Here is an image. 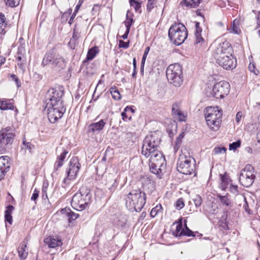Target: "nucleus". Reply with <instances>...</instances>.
<instances>
[{"label":"nucleus","instance_id":"obj_1","mask_svg":"<svg viewBox=\"0 0 260 260\" xmlns=\"http://www.w3.org/2000/svg\"><path fill=\"white\" fill-rule=\"evenodd\" d=\"M146 194L140 189H133L126 199V207L131 211L140 212L146 203Z\"/></svg>","mask_w":260,"mask_h":260},{"label":"nucleus","instance_id":"obj_2","mask_svg":"<svg viewBox=\"0 0 260 260\" xmlns=\"http://www.w3.org/2000/svg\"><path fill=\"white\" fill-rule=\"evenodd\" d=\"M92 194L90 189L86 186H82L79 192L72 197L71 205L77 210L82 211L91 203Z\"/></svg>","mask_w":260,"mask_h":260},{"label":"nucleus","instance_id":"obj_3","mask_svg":"<svg viewBox=\"0 0 260 260\" xmlns=\"http://www.w3.org/2000/svg\"><path fill=\"white\" fill-rule=\"evenodd\" d=\"M169 39L176 46L181 45L186 39L188 32L186 27L181 23L172 24L168 31Z\"/></svg>","mask_w":260,"mask_h":260},{"label":"nucleus","instance_id":"obj_4","mask_svg":"<svg viewBox=\"0 0 260 260\" xmlns=\"http://www.w3.org/2000/svg\"><path fill=\"white\" fill-rule=\"evenodd\" d=\"M42 64L48 66L54 70H61L66 66V61L62 56L55 53L53 49L47 52L43 57Z\"/></svg>","mask_w":260,"mask_h":260},{"label":"nucleus","instance_id":"obj_5","mask_svg":"<svg viewBox=\"0 0 260 260\" xmlns=\"http://www.w3.org/2000/svg\"><path fill=\"white\" fill-rule=\"evenodd\" d=\"M207 124L210 129L217 131L221 122L222 113L217 107H208L206 108L205 114Z\"/></svg>","mask_w":260,"mask_h":260},{"label":"nucleus","instance_id":"obj_6","mask_svg":"<svg viewBox=\"0 0 260 260\" xmlns=\"http://www.w3.org/2000/svg\"><path fill=\"white\" fill-rule=\"evenodd\" d=\"M166 76L171 84L176 87L180 86L183 83L182 67L178 63L169 65L166 70Z\"/></svg>","mask_w":260,"mask_h":260},{"label":"nucleus","instance_id":"obj_7","mask_svg":"<svg viewBox=\"0 0 260 260\" xmlns=\"http://www.w3.org/2000/svg\"><path fill=\"white\" fill-rule=\"evenodd\" d=\"M160 143V139L157 134L153 133L147 135L143 141L141 150L142 154L148 158L151 152L158 149Z\"/></svg>","mask_w":260,"mask_h":260},{"label":"nucleus","instance_id":"obj_8","mask_svg":"<svg viewBox=\"0 0 260 260\" xmlns=\"http://www.w3.org/2000/svg\"><path fill=\"white\" fill-rule=\"evenodd\" d=\"M63 94L64 90L62 88H50L46 93L45 105H49V106L53 105H64L62 100Z\"/></svg>","mask_w":260,"mask_h":260},{"label":"nucleus","instance_id":"obj_9","mask_svg":"<svg viewBox=\"0 0 260 260\" xmlns=\"http://www.w3.org/2000/svg\"><path fill=\"white\" fill-rule=\"evenodd\" d=\"M192 158L190 156H186L184 155H181L179 156L177 169L180 173L190 175L194 170V163L192 162Z\"/></svg>","mask_w":260,"mask_h":260},{"label":"nucleus","instance_id":"obj_10","mask_svg":"<svg viewBox=\"0 0 260 260\" xmlns=\"http://www.w3.org/2000/svg\"><path fill=\"white\" fill-rule=\"evenodd\" d=\"M45 109L47 110L48 120L52 123H55L60 119L66 111L64 105H53L49 106V105H45Z\"/></svg>","mask_w":260,"mask_h":260},{"label":"nucleus","instance_id":"obj_11","mask_svg":"<svg viewBox=\"0 0 260 260\" xmlns=\"http://www.w3.org/2000/svg\"><path fill=\"white\" fill-rule=\"evenodd\" d=\"M80 168L81 165L79 163L78 158L77 157H73L70 159L69 166L67 168V177L63 179V182L64 184H69L70 183L69 181L75 179Z\"/></svg>","mask_w":260,"mask_h":260},{"label":"nucleus","instance_id":"obj_12","mask_svg":"<svg viewBox=\"0 0 260 260\" xmlns=\"http://www.w3.org/2000/svg\"><path fill=\"white\" fill-rule=\"evenodd\" d=\"M11 129L10 126L2 128L0 131V154L5 153L7 146L12 144L14 134L10 132Z\"/></svg>","mask_w":260,"mask_h":260},{"label":"nucleus","instance_id":"obj_13","mask_svg":"<svg viewBox=\"0 0 260 260\" xmlns=\"http://www.w3.org/2000/svg\"><path fill=\"white\" fill-rule=\"evenodd\" d=\"M253 170V167L251 165L248 164L241 171L239 181L243 186L249 187L253 183L255 179Z\"/></svg>","mask_w":260,"mask_h":260},{"label":"nucleus","instance_id":"obj_14","mask_svg":"<svg viewBox=\"0 0 260 260\" xmlns=\"http://www.w3.org/2000/svg\"><path fill=\"white\" fill-rule=\"evenodd\" d=\"M230 90V84L228 82L222 81L214 85L212 93L214 98L222 99L229 93Z\"/></svg>","mask_w":260,"mask_h":260},{"label":"nucleus","instance_id":"obj_15","mask_svg":"<svg viewBox=\"0 0 260 260\" xmlns=\"http://www.w3.org/2000/svg\"><path fill=\"white\" fill-rule=\"evenodd\" d=\"M233 51V47L231 44L227 41H224L218 45H214L212 49V56L215 58L216 61L220 59V55L224 52V53H229V52Z\"/></svg>","mask_w":260,"mask_h":260},{"label":"nucleus","instance_id":"obj_16","mask_svg":"<svg viewBox=\"0 0 260 260\" xmlns=\"http://www.w3.org/2000/svg\"><path fill=\"white\" fill-rule=\"evenodd\" d=\"M216 62L225 70L233 69L236 65V59L233 55L219 59Z\"/></svg>","mask_w":260,"mask_h":260},{"label":"nucleus","instance_id":"obj_17","mask_svg":"<svg viewBox=\"0 0 260 260\" xmlns=\"http://www.w3.org/2000/svg\"><path fill=\"white\" fill-rule=\"evenodd\" d=\"M9 157L2 156L0 157V181L4 179L5 174L9 169Z\"/></svg>","mask_w":260,"mask_h":260},{"label":"nucleus","instance_id":"obj_18","mask_svg":"<svg viewBox=\"0 0 260 260\" xmlns=\"http://www.w3.org/2000/svg\"><path fill=\"white\" fill-rule=\"evenodd\" d=\"M149 161L151 162L159 163L161 165L165 161V157L163 156L162 153L158 149L151 152Z\"/></svg>","mask_w":260,"mask_h":260},{"label":"nucleus","instance_id":"obj_19","mask_svg":"<svg viewBox=\"0 0 260 260\" xmlns=\"http://www.w3.org/2000/svg\"><path fill=\"white\" fill-rule=\"evenodd\" d=\"M106 122L103 119L100 120L97 122L92 123L88 126L89 131L93 133L99 132L102 130L105 126Z\"/></svg>","mask_w":260,"mask_h":260},{"label":"nucleus","instance_id":"obj_20","mask_svg":"<svg viewBox=\"0 0 260 260\" xmlns=\"http://www.w3.org/2000/svg\"><path fill=\"white\" fill-rule=\"evenodd\" d=\"M27 242L24 240L18 248V252L20 259L24 260L28 255V249L26 248Z\"/></svg>","mask_w":260,"mask_h":260},{"label":"nucleus","instance_id":"obj_21","mask_svg":"<svg viewBox=\"0 0 260 260\" xmlns=\"http://www.w3.org/2000/svg\"><path fill=\"white\" fill-rule=\"evenodd\" d=\"M44 242L51 248L61 246L62 244L60 239L51 237L45 238L44 239Z\"/></svg>","mask_w":260,"mask_h":260},{"label":"nucleus","instance_id":"obj_22","mask_svg":"<svg viewBox=\"0 0 260 260\" xmlns=\"http://www.w3.org/2000/svg\"><path fill=\"white\" fill-rule=\"evenodd\" d=\"M60 212L63 217L67 218L69 222H71L72 220L76 219L78 217L77 214L74 213L69 208L62 209Z\"/></svg>","mask_w":260,"mask_h":260},{"label":"nucleus","instance_id":"obj_23","mask_svg":"<svg viewBox=\"0 0 260 260\" xmlns=\"http://www.w3.org/2000/svg\"><path fill=\"white\" fill-rule=\"evenodd\" d=\"M118 184L117 178L114 176H110L107 180L106 185L111 192L115 191Z\"/></svg>","mask_w":260,"mask_h":260},{"label":"nucleus","instance_id":"obj_24","mask_svg":"<svg viewBox=\"0 0 260 260\" xmlns=\"http://www.w3.org/2000/svg\"><path fill=\"white\" fill-rule=\"evenodd\" d=\"M34 147L35 146L30 142H26L25 138H24L23 139L22 144L21 146L20 153L24 155L26 153V150L27 149L31 153L32 152L31 151Z\"/></svg>","mask_w":260,"mask_h":260},{"label":"nucleus","instance_id":"obj_25","mask_svg":"<svg viewBox=\"0 0 260 260\" xmlns=\"http://www.w3.org/2000/svg\"><path fill=\"white\" fill-rule=\"evenodd\" d=\"M12 100L4 99L0 100V109L1 110H14L13 104L11 102Z\"/></svg>","mask_w":260,"mask_h":260},{"label":"nucleus","instance_id":"obj_26","mask_svg":"<svg viewBox=\"0 0 260 260\" xmlns=\"http://www.w3.org/2000/svg\"><path fill=\"white\" fill-rule=\"evenodd\" d=\"M202 0H182L180 5L183 7L196 8L199 6Z\"/></svg>","mask_w":260,"mask_h":260},{"label":"nucleus","instance_id":"obj_27","mask_svg":"<svg viewBox=\"0 0 260 260\" xmlns=\"http://www.w3.org/2000/svg\"><path fill=\"white\" fill-rule=\"evenodd\" d=\"M135 110L128 106L126 107L124 111L121 113L122 118L124 121H130L132 118V115L129 113H134Z\"/></svg>","mask_w":260,"mask_h":260},{"label":"nucleus","instance_id":"obj_28","mask_svg":"<svg viewBox=\"0 0 260 260\" xmlns=\"http://www.w3.org/2000/svg\"><path fill=\"white\" fill-rule=\"evenodd\" d=\"M14 209V207L12 205H9L7 207L5 212V221L9 222L10 224H12L13 221L11 214Z\"/></svg>","mask_w":260,"mask_h":260},{"label":"nucleus","instance_id":"obj_29","mask_svg":"<svg viewBox=\"0 0 260 260\" xmlns=\"http://www.w3.org/2000/svg\"><path fill=\"white\" fill-rule=\"evenodd\" d=\"M68 153V151L67 150L64 149L63 152L59 155L57 160L55 162V168H56V169L61 167L63 165V162L66 157L67 154Z\"/></svg>","mask_w":260,"mask_h":260},{"label":"nucleus","instance_id":"obj_30","mask_svg":"<svg viewBox=\"0 0 260 260\" xmlns=\"http://www.w3.org/2000/svg\"><path fill=\"white\" fill-rule=\"evenodd\" d=\"M230 32L235 34H239L241 33V29L239 27V21L236 19L233 21V23L230 28L228 29Z\"/></svg>","mask_w":260,"mask_h":260},{"label":"nucleus","instance_id":"obj_31","mask_svg":"<svg viewBox=\"0 0 260 260\" xmlns=\"http://www.w3.org/2000/svg\"><path fill=\"white\" fill-rule=\"evenodd\" d=\"M17 59L19 61H26L25 49L24 46H21L18 47Z\"/></svg>","mask_w":260,"mask_h":260},{"label":"nucleus","instance_id":"obj_32","mask_svg":"<svg viewBox=\"0 0 260 260\" xmlns=\"http://www.w3.org/2000/svg\"><path fill=\"white\" fill-rule=\"evenodd\" d=\"M99 49L98 47L94 46L88 50L87 54L86 59L88 60H92L98 53Z\"/></svg>","mask_w":260,"mask_h":260},{"label":"nucleus","instance_id":"obj_33","mask_svg":"<svg viewBox=\"0 0 260 260\" xmlns=\"http://www.w3.org/2000/svg\"><path fill=\"white\" fill-rule=\"evenodd\" d=\"M220 180H221V184L220 186L222 189L224 190L228 187V185L229 182V178L228 176L225 175H220Z\"/></svg>","mask_w":260,"mask_h":260},{"label":"nucleus","instance_id":"obj_34","mask_svg":"<svg viewBox=\"0 0 260 260\" xmlns=\"http://www.w3.org/2000/svg\"><path fill=\"white\" fill-rule=\"evenodd\" d=\"M196 42L194 45L196 48H200L206 45V41L202 37V35L195 36Z\"/></svg>","mask_w":260,"mask_h":260},{"label":"nucleus","instance_id":"obj_35","mask_svg":"<svg viewBox=\"0 0 260 260\" xmlns=\"http://www.w3.org/2000/svg\"><path fill=\"white\" fill-rule=\"evenodd\" d=\"M110 92L114 100H119L121 99V95L115 86L111 87L110 88Z\"/></svg>","mask_w":260,"mask_h":260},{"label":"nucleus","instance_id":"obj_36","mask_svg":"<svg viewBox=\"0 0 260 260\" xmlns=\"http://www.w3.org/2000/svg\"><path fill=\"white\" fill-rule=\"evenodd\" d=\"M162 208L160 204L156 205L155 207L153 208L150 212L151 217L154 218L155 217L159 212H161Z\"/></svg>","mask_w":260,"mask_h":260},{"label":"nucleus","instance_id":"obj_37","mask_svg":"<svg viewBox=\"0 0 260 260\" xmlns=\"http://www.w3.org/2000/svg\"><path fill=\"white\" fill-rule=\"evenodd\" d=\"M218 197L222 204L226 206H231V201L227 196L218 195Z\"/></svg>","mask_w":260,"mask_h":260},{"label":"nucleus","instance_id":"obj_38","mask_svg":"<svg viewBox=\"0 0 260 260\" xmlns=\"http://www.w3.org/2000/svg\"><path fill=\"white\" fill-rule=\"evenodd\" d=\"M183 231L182 223H179L176 226V230L173 232V235L176 237L182 236Z\"/></svg>","mask_w":260,"mask_h":260},{"label":"nucleus","instance_id":"obj_39","mask_svg":"<svg viewBox=\"0 0 260 260\" xmlns=\"http://www.w3.org/2000/svg\"><path fill=\"white\" fill-rule=\"evenodd\" d=\"M130 5L135 8L136 12H141V3L136 0H129Z\"/></svg>","mask_w":260,"mask_h":260},{"label":"nucleus","instance_id":"obj_40","mask_svg":"<svg viewBox=\"0 0 260 260\" xmlns=\"http://www.w3.org/2000/svg\"><path fill=\"white\" fill-rule=\"evenodd\" d=\"M149 166L150 171L153 174H157L158 173V170L159 169L158 167H160L159 163H154L149 161Z\"/></svg>","mask_w":260,"mask_h":260},{"label":"nucleus","instance_id":"obj_41","mask_svg":"<svg viewBox=\"0 0 260 260\" xmlns=\"http://www.w3.org/2000/svg\"><path fill=\"white\" fill-rule=\"evenodd\" d=\"M173 116L180 121H185L186 116L181 110L175 113Z\"/></svg>","mask_w":260,"mask_h":260},{"label":"nucleus","instance_id":"obj_42","mask_svg":"<svg viewBox=\"0 0 260 260\" xmlns=\"http://www.w3.org/2000/svg\"><path fill=\"white\" fill-rule=\"evenodd\" d=\"M226 151L225 147H216L213 150V154H223Z\"/></svg>","mask_w":260,"mask_h":260},{"label":"nucleus","instance_id":"obj_43","mask_svg":"<svg viewBox=\"0 0 260 260\" xmlns=\"http://www.w3.org/2000/svg\"><path fill=\"white\" fill-rule=\"evenodd\" d=\"M147 11L150 12L155 7L157 0H147Z\"/></svg>","mask_w":260,"mask_h":260},{"label":"nucleus","instance_id":"obj_44","mask_svg":"<svg viewBox=\"0 0 260 260\" xmlns=\"http://www.w3.org/2000/svg\"><path fill=\"white\" fill-rule=\"evenodd\" d=\"M185 229H184L183 234L182 236H186L188 237H194L196 235L194 234V232L190 230L187 226L186 224L184 225Z\"/></svg>","mask_w":260,"mask_h":260},{"label":"nucleus","instance_id":"obj_45","mask_svg":"<svg viewBox=\"0 0 260 260\" xmlns=\"http://www.w3.org/2000/svg\"><path fill=\"white\" fill-rule=\"evenodd\" d=\"M6 5L11 7H15L17 6L20 2V0H4Z\"/></svg>","mask_w":260,"mask_h":260},{"label":"nucleus","instance_id":"obj_46","mask_svg":"<svg viewBox=\"0 0 260 260\" xmlns=\"http://www.w3.org/2000/svg\"><path fill=\"white\" fill-rule=\"evenodd\" d=\"M193 201L196 207H199L202 204V200L200 196H199V194H197L193 199Z\"/></svg>","mask_w":260,"mask_h":260},{"label":"nucleus","instance_id":"obj_47","mask_svg":"<svg viewBox=\"0 0 260 260\" xmlns=\"http://www.w3.org/2000/svg\"><path fill=\"white\" fill-rule=\"evenodd\" d=\"M128 11H127V12L126 20L124 21V23H125L126 29L130 30L131 26L134 22V20L132 18L128 17Z\"/></svg>","mask_w":260,"mask_h":260},{"label":"nucleus","instance_id":"obj_48","mask_svg":"<svg viewBox=\"0 0 260 260\" xmlns=\"http://www.w3.org/2000/svg\"><path fill=\"white\" fill-rule=\"evenodd\" d=\"M241 145L240 140L233 142L229 145V149L235 150L237 148L239 147Z\"/></svg>","mask_w":260,"mask_h":260},{"label":"nucleus","instance_id":"obj_49","mask_svg":"<svg viewBox=\"0 0 260 260\" xmlns=\"http://www.w3.org/2000/svg\"><path fill=\"white\" fill-rule=\"evenodd\" d=\"M180 111V103H175L172 105V115H174L175 113Z\"/></svg>","mask_w":260,"mask_h":260},{"label":"nucleus","instance_id":"obj_50","mask_svg":"<svg viewBox=\"0 0 260 260\" xmlns=\"http://www.w3.org/2000/svg\"><path fill=\"white\" fill-rule=\"evenodd\" d=\"M39 190L36 188L31 197V200L34 201L36 204H37V200L39 198Z\"/></svg>","mask_w":260,"mask_h":260},{"label":"nucleus","instance_id":"obj_51","mask_svg":"<svg viewBox=\"0 0 260 260\" xmlns=\"http://www.w3.org/2000/svg\"><path fill=\"white\" fill-rule=\"evenodd\" d=\"M196 31L194 32L195 36L201 35L202 32V28L200 27V23L199 22H196L195 24Z\"/></svg>","mask_w":260,"mask_h":260},{"label":"nucleus","instance_id":"obj_52","mask_svg":"<svg viewBox=\"0 0 260 260\" xmlns=\"http://www.w3.org/2000/svg\"><path fill=\"white\" fill-rule=\"evenodd\" d=\"M7 24H2L0 25V39H2L3 38L4 35L6 32V28L7 27Z\"/></svg>","mask_w":260,"mask_h":260},{"label":"nucleus","instance_id":"obj_53","mask_svg":"<svg viewBox=\"0 0 260 260\" xmlns=\"http://www.w3.org/2000/svg\"><path fill=\"white\" fill-rule=\"evenodd\" d=\"M184 206V202L182 199H178L175 203V207L178 210L182 209Z\"/></svg>","mask_w":260,"mask_h":260},{"label":"nucleus","instance_id":"obj_54","mask_svg":"<svg viewBox=\"0 0 260 260\" xmlns=\"http://www.w3.org/2000/svg\"><path fill=\"white\" fill-rule=\"evenodd\" d=\"M248 69L251 72L253 73L256 75H257L259 73L258 71L255 68V67L253 63L250 62L249 63Z\"/></svg>","mask_w":260,"mask_h":260},{"label":"nucleus","instance_id":"obj_55","mask_svg":"<svg viewBox=\"0 0 260 260\" xmlns=\"http://www.w3.org/2000/svg\"><path fill=\"white\" fill-rule=\"evenodd\" d=\"M129 46V42H124L122 40H119V48H127Z\"/></svg>","mask_w":260,"mask_h":260},{"label":"nucleus","instance_id":"obj_56","mask_svg":"<svg viewBox=\"0 0 260 260\" xmlns=\"http://www.w3.org/2000/svg\"><path fill=\"white\" fill-rule=\"evenodd\" d=\"M184 137V133H182L181 134H180L178 137H177V138H176V146H179L181 144V140L182 138H183V137Z\"/></svg>","mask_w":260,"mask_h":260},{"label":"nucleus","instance_id":"obj_57","mask_svg":"<svg viewBox=\"0 0 260 260\" xmlns=\"http://www.w3.org/2000/svg\"><path fill=\"white\" fill-rule=\"evenodd\" d=\"M230 189L231 192L234 194H237L238 192V186L237 185H231Z\"/></svg>","mask_w":260,"mask_h":260},{"label":"nucleus","instance_id":"obj_58","mask_svg":"<svg viewBox=\"0 0 260 260\" xmlns=\"http://www.w3.org/2000/svg\"><path fill=\"white\" fill-rule=\"evenodd\" d=\"M2 24H7V22H6V18L4 14L2 13H0V25Z\"/></svg>","mask_w":260,"mask_h":260},{"label":"nucleus","instance_id":"obj_59","mask_svg":"<svg viewBox=\"0 0 260 260\" xmlns=\"http://www.w3.org/2000/svg\"><path fill=\"white\" fill-rule=\"evenodd\" d=\"M117 225L119 226H123L126 224V220L123 217H121V219L119 220Z\"/></svg>","mask_w":260,"mask_h":260},{"label":"nucleus","instance_id":"obj_60","mask_svg":"<svg viewBox=\"0 0 260 260\" xmlns=\"http://www.w3.org/2000/svg\"><path fill=\"white\" fill-rule=\"evenodd\" d=\"M76 25L75 26V28L74 29V31H73V36H72V38L71 39V40H70V42H75L77 38H78V37H77V32H76Z\"/></svg>","mask_w":260,"mask_h":260},{"label":"nucleus","instance_id":"obj_61","mask_svg":"<svg viewBox=\"0 0 260 260\" xmlns=\"http://www.w3.org/2000/svg\"><path fill=\"white\" fill-rule=\"evenodd\" d=\"M19 62H18L17 64L19 68L22 70L23 72L25 70L24 64L25 63L26 61H19Z\"/></svg>","mask_w":260,"mask_h":260},{"label":"nucleus","instance_id":"obj_62","mask_svg":"<svg viewBox=\"0 0 260 260\" xmlns=\"http://www.w3.org/2000/svg\"><path fill=\"white\" fill-rule=\"evenodd\" d=\"M242 117V113L241 112H238L237 113L236 116V121H237V123H239Z\"/></svg>","mask_w":260,"mask_h":260},{"label":"nucleus","instance_id":"obj_63","mask_svg":"<svg viewBox=\"0 0 260 260\" xmlns=\"http://www.w3.org/2000/svg\"><path fill=\"white\" fill-rule=\"evenodd\" d=\"M232 52L233 51H230L229 52V53H224V52H223L220 55V57L221 58L220 59H222L224 58L228 57L229 56L230 57L231 55H232Z\"/></svg>","mask_w":260,"mask_h":260},{"label":"nucleus","instance_id":"obj_64","mask_svg":"<svg viewBox=\"0 0 260 260\" xmlns=\"http://www.w3.org/2000/svg\"><path fill=\"white\" fill-rule=\"evenodd\" d=\"M150 47L148 46L145 48L144 53L143 54L142 58L146 59L147 55L150 51Z\"/></svg>","mask_w":260,"mask_h":260}]
</instances>
